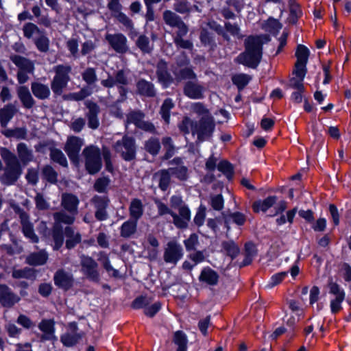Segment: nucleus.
Masks as SVG:
<instances>
[{
  "mask_svg": "<svg viewBox=\"0 0 351 351\" xmlns=\"http://www.w3.org/2000/svg\"><path fill=\"white\" fill-rule=\"evenodd\" d=\"M136 44L138 47L143 52L149 53L152 50V47L149 44V38L144 36L141 35L137 40L136 41Z\"/></svg>",
  "mask_w": 351,
  "mask_h": 351,
  "instance_id": "nucleus-54",
  "label": "nucleus"
},
{
  "mask_svg": "<svg viewBox=\"0 0 351 351\" xmlns=\"http://www.w3.org/2000/svg\"><path fill=\"white\" fill-rule=\"evenodd\" d=\"M204 88L199 84L188 82L184 88V93L185 95L193 99H198L203 97Z\"/></svg>",
  "mask_w": 351,
  "mask_h": 351,
  "instance_id": "nucleus-23",
  "label": "nucleus"
},
{
  "mask_svg": "<svg viewBox=\"0 0 351 351\" xmlns=\"http://www.w3.org/2000/svg\"><path fill=\"white\" fill-rule=\"evenodd\" d=\"M12 277L16 279H30L35 277V273L34 270L29 267H25L23 269H14L12 271Z\"/></svg>",
  "mask_w": 351,
  "mask_h": 351,
  "instance_id": "nucleus-40",
  "label": "nucleus"
},
{
  "mask_svg": "<svg viewBox=\"0 0 351 351\" xmlns=\"http://www.w3.org/2000/svg\"><path fill=\"white\" fill-rule=\"evenodd\" d=\"M16 152L19 158L6 148L1 150V156L5 163L4 173L0 178L3 184H13L20 177L22 173L20 162L26 165L34 160L32 150L24 143L17 145Z\"/></svg>",
  "mask_w": 351,
  "mask_h": 351,
  "instance_id": "nucleus-1",
  "label": "nucleus"
},
{
  "mask_svg": "<svg viewBox=\"0 0 351 351\" xmlns=\"http://www.w3.org/2000/svg\"><path fill=\"white\" fill-rule=\"evenodd\" d=\"M143 114L141 112H131L127 115V123H134L136 126L142 121Z\"/></svg>",
  "mask_w": 351,
  "mask_h": 351,
  "instance_id": "nucleus-60",
  "label": "nucleus"
},
{
  "mask_svg": "<svg viewBox=\"0 0 351 351\" xmlns=\"http://www.w3.org/2000/svg\"><path fill=\"white\" fill-rule=\"evenodd\" d=\"M156 73L158 81L162 84L164 86L167 87L173 82V79L167 71V65L165 61L160 60L158 63Z\"/></svg>",
  "mask_w": 351,
  "mask_h": 351,
  "instance_id": "nucleus-22",
  "label": "nucleus"
},
{
  "mask_svg": "<svg viewBox=\"0 0 351 351\" xmlns=\"http://www.w3.org/2000/svg\"><path fill=\"white\" fill-rule=\"evenodd\" d=\"M178 127L184 134L191 132L193 136L196 135L197 141L200 143L208 141L213 136L215 122L212 116L202 117L199 121H193L189 117H184Z\"/></svg>",
  "mask_w": 351,
  "mask_h": 351,
  "instance_id": "nucleus-3",
  "label": "nucleus"
},
{
  "mask_svg": "<svg viewBox=\"0 0 351 351\" xmlns=\"http://www.w3.org/2000/svg\"><path fill=\"white\" fill-rule=\"evenodd\" d=\"M80 338L81 335L80 334L75 331H73L62 335L60 337V341L64 346L71 347L77 343Z\"/></svg>",
  "mask_w": 351,
  "mask_h": 351,
  "instance_id": "nucleus-33",
  "label": "nucleus"
},
{
  "mask_svg": "<svg viewBox=\"0 0 351 351\" xmlns=\"http://www.w3.org/2000/svg\"><path fill=\"white\" fill-rule=\"evenodd\" d=\"M191 110L192 112L201 116V117L204 116H211L208 110L199 102L193 103L191 106Z\"/></svg>",
  "mask_w": 351,
  "mask_h": 351,
  "instance_id": "nucleus-52",
  "label": "nucleus"
},
{
  "mask_svg": "<svg viewBox=\"0 0 351 351\" xmlns=\"http://www.w3.org/2000/svg\"><path fill=\"white\" fill-rule=\"evenodd\" d=\"M163 19L167 25L176 27L183 22L181 18L176 13L170 10H166L163 13Z\"/></svg>",
  "mask_w": 351,
  "mask_h": 351,
  "instance_id": "nucleus-36",
  "label": "nucleus"
},
{
  "mask_svg": "<svg viewBox=\"0 0 351 351\" xmlns=\"http://www.w3.org/2000/svg\"><path fill=\"white\" fill-rule=\"evenodd\" d=\"M35 148L37 152L41 153H45L47 149L49 150L50 157L53 161L60 164L62 167L67 166V160L64 154L60 149L56 148L53 141H47L40 143L36 145Z\"/></svg>",
  "mask_w": 351,
  "mask_h": 351,
  "instance_id": "nucleus-8",
  "label": "nucleus"
},
{
  "mask_svg": "<svg viewBox=\"0 0 351 351\" xmlns=\"http://www.w3.org/2000/svg\"><path fill=\"white\" fill-rule=\"evenodd\" d=\"M20 300L6 285H0V302L5 307H11Z\"/></svg>",
  "mask_w": 351,
  "mask_h": 351,
  "instance_id": "nucleus-16",
  "label": "nucleus"
},
{
  "mask_svg": "<svg viewBox=\"0 0 351 351\" xmlns=\"http://www.w3.org/2000/svg\"><path fill=\"white\" fill-rule=\"evenodd\" d=\"M34 43L40 52H47L49 50V40L43 32L37 38H34Z\"/></svg>",
  "mask_w": 351,
  "mask_h": 351,
  "instance_id": "nucleus-42",
  "label": "nucleus"
},
{
  "mask_svg": "<svg viewBox=\"0 0 351 351\" xmlns=\"http://www.w3.org/2000/svg\"><path fill=\"white\" fill-rule=\"evenodd\" d=\"M80 258L82 272L88 279L98 282L99 280V274L97 263L90 256L84 254H82Z\"/></svg>",
  "mask_w": 351,
  "mask_h": 351,
  "instance_id": "nucleus-9",
  "label": "nucleus"
},
{
  "mask_svg": "<svg viewBox=\"0 0 351 351\" xmlns=\"http://www.w3.org/2000/svg\"><path fill=\"white\" fill-rule=\"evenodd\" d=\"M82 154L88 172L90 174H95L99 171L102 167V152L99 148L95 145L88 146L83 150Z\"/></svg>",
  "mask_w": 351,
  "mask_h": 351,
  "instance_id": "nucleus-4",
  "label": "nucleus"
},
{
  "mask_svg": "<svg viewBox=\"0 0 351 351\" xmlns=\"http://www.w3.org/2000/svg\"><path fill=\"white\" fill-rule=\"evenodd\" d=\"M173 342L178 346V348L187 349V338L182 331H176L173 336Z\"/></svg>",
  "mask_w": 351,
  "mask_h": 351,
  "instance_id": "nucleus-51",
  "label": "nucleus"
},
{
  "mask_svg": "<svg viewBox=\"0 0 351 351\" xmlns=\"http://www.w3.org/2000/svg\"><path fill=\"white\" fill-rule=\"evenodd\" d=\"M210 204L213 209L220 210L223 208V198L221 195L210 197Z\"/></svg>",
  "mask_w": 351,
  "mask_h": 351,
  "instance_id": "nucleus-63",
  "label": "nucleus"
},
{
  "mask_svg": "<svg viewBox=\"0 0 351 351\" xmlns=\"http://www.w3.org/2000/svg\"><path fill=\"white\" fill-rule=\"evenodd\" d=\"M10 60L19 68V71L34 72V64L29 59L19 55H12Z\"/></svg>",
  "mask_w": 351,
  "mask_h": 351,
  "instance_id": "nucleus-21",
  "label": "nucleus"
},
{
  "mask_svg": "<svg viewBox=\"0 0 351 351\" xmlns=\"http://www.w3.org/2000/svg\"><path fill=\"white\" fill-rule=\"evenodd\" d=\"M43 174L45 178L51 183L57 181V173L51 166H45L43 169Z\"/></svg>",
  "mask_w": 351,
  "mask_h": 351,
  "instance_id": "nucleus-58",
  "label": "nucleus"
},
{
  "mask_svg": "<svg viewBox=\"0 0 351 351\" xmlns=\"http://www.w3.org/2000/svg\"><path fill=\"white\" fill-rule=\"evenodd\" d=\"M86 106L88 109V112L86 114L88 125L90 128L95 130L99 125V121L97 117L99 108L96 104L90 101L86 103Z\"/></svg>",
  "mask_w": 351,
  "mask_h": 351,
  "instance_id": "nucleus-18",
  "label": "nucleus"
},
{
  "mask_svg": "<svg viewBox=\"0 0 351 351\" xmlns=\"http://www.w3.org/2000/svg\"><path fill=\"white\" fill-rule=\"evenodd\" d=\"M53 280L56 286L64 290H68L73 284V275L62 269L55 273Z\"/></svg>",
  "mask_w": 351,
  "mask_h": 351,
  "instance_id": "nucleus-15",
  "label": "nucleus"
},
{
  "mask_svg": "<svg viewBox=\"0 0 351 351\" xmlns=\"http://www.w3.org/2000/svg\"><path fill=\"white\" fill-rule=\"evenodd\" d=\"M145 149L152 155H156L160 148V144L158 138H152L145 143Z\"/></svg>",
  "mask_w": 351,
  "mask_h": 351,
  "instance_id": "nucleus-49",
  "label": "nucleus"
},
{
  "mask_svg": "<svg viewBox=\"0 0 351 351\" xmlns=\"http://www.w3.org/2000/svg\"><path fill=\"white\" fill-rule=\"evenodd\" d=\"M191 218V212L185 206L179 208V215L173 214V223L179 228H184L187 226Z\"/></svg>",
  "mask_w": 351,
  "mask_h": 351,
  "instance_id": "nucleus-20",
  "label": "nucleus"
},
{
  "mask_svg": "<svg viewBox=\"0 0 351 351\" xmlns=\"http://www.w3.org/2000/svg\"><path fill=\"white\" fill-rule=\"evenodd\" d=\"M31 89L34 95L39 99H47L51 93L47 85L40 82L32 83Z\"/></svg>",
  "mask_w": 351,
  "mask_h": 351,
  "instance_id": "nucleus-28",
  "label": "nucleus"
},
{
  "mask_svg": "<svg viewBox=\"0 0 351 351\" xmlns=\"http://www.w3.org/2000/svg\"><path fill=\"white\" fill-rule=\"evenodd\" d=\"M199 279L208 285H215L218 282L219 276L215 271L207 267L202 270Z\"/></svg>",
  "mask_w": 351,
  "mask_h": 351,
  "instance_id": "nucleus-27",
  "label": "nucleus"
},
{
  "mask_svg": "<svg viewBox=\"0 0 351 351\" xmlns=\"http://www.w3.org/2000/svg\"><path fill=\"white\" fill-rule=\"evenodd\" d=\"M183 249L176 241L167 243L164 252V261L167 263L176 265L183 256Z\"/></svg>",
  "mask_w": 351,
  "mask_h": 351,
  "instance_id": "nucleus-12",
  "label": "nucleus"
},
{
  "mask_svg": "<svg viewBox=\"0 0 351 351\" xmlns=\"http://www.w3.org/2000/svg\"><path fill=\"white\" fill-rule=\"evenodd\" d=\"M109 183L110 179L106 177H103L96 180L94 186L97 191L103 193L106 191Z\"/></svg>",
  "mask_w": 351,
  "mask_h": 351,
  "instance_id": "nucleus-62",
  "label": "nucleus"
},
{
  "mask_svg": "<svg viewBox=\"0 0 351 351\" xmlns=\"http://www.w3.org/2000/svg\"><path fill=\"white\" fill-rule=\"evenodd\" d=\"M48 259V254L45 250L29 254L27 258V264L34 266L43 265Z\"/></svg>",
  "mask_w": 351,
  "mask_h": 351,
  "instance_id": "nucleus-30",
  "label": "nucleus"
},
{
  "mask_svg": "<svg viewBox=\"0 0 351 351\" xmlns=\"http://www.w3.org/2000/svg\"><path fill=\"white\" fill-rule=\"evenodd\" d=\"M276 199V196H269L265 199L256 201L252 206L253 210L256 213L266 212L275 204Z\"/></svg>",
  "mask_w": 351,
  "mask_h": 351,
  "instance_id": "nucleus-29",
  "label": "nucleus"
},
{
  "mask_svg": "<svg viewBox=\"0 0 351 351\" xmlns=\"http://www.w3.org/2000/svg\"><path fill=\"white\" fill-rule=\"evenodd\" d=\"M269 40L267 35L247 37L244 41L245 51L237 57V62L249 68H256L262 58L263 45Z\"/></svg>",
  "mask_w": 351,
  "mask_h": 351,
  "instance_id": "nucleus-2",
  "label": "nucleus"
},
{
  "mask_svg": "<svg viewBox=\"0 0 351 351\" xmlns=\"http://www.w3.org/2000/svg\"><path fill=\"white\" fill-rule=\"evenodd\" d=\"M16 92L18 97L25 108L29 109L34 106L35 101L28 87L20 86L17 88Z\"/></svg>",
  "mask_w": 351,
  "mask_h": 351,
  "instance_id": "nucleus-24",
  "label": "nucleus"
},
{
  "mask_svg": "<svg viewBox=\"0 0 351 351\" xmlns=\"http://www.w3.org/2000/svg\"><path fill=\"white\" fill-rule=\"evenodd\" d=\"M281 27L282 26L279 21L271 18L269 19L263 25V29L272 34H278Z\"/></svg>",
  "mask_w": 351,
  "mask_h": 351,
  "instance_id": "nucleus-38",
  "label": "nucleus"
},
{
  "mask_svg": "<svg viewBox=\"0 0 351 351\" xmlns=\"http://www.w3.org/2000/svg\"><path fill=\"white\" fill-rule=\"evenodd\" d=\"M172 176H175L180 180H186L188 178V169L184 166L169 168Z\"/></svg>",
  "mask_w": 351,
  "mask_h": 351,
  "instance_id": "nucleus-48",
  "label": "nucleus"
},
{
  "mask_svg": "<svg viewBox=\"0 0 351 351\" xmlns=\"http://www.w3.org/2000/svg\"><path fill=\"white\" fill-rule=\"evenodd\" d=\"M180 60H178L176 66H173L172 71L178 81L183 80H192L196 77V75L193 70L186 66L189 60L185 56H182Z\"/></svg>",
  "mask_w": 351,
  "mask_h": 351,
  "instance_id": "nucleus-10",
  "label": "nucleus"
},
{
  "mask_svg": "<svg viewBox=\"0 0 351 351\" xmlns=\"http://www.w3.org/2000/svg\"><path fill=\"white\" fill-rule=\"evenodd\" d=\"M12 207L19 215L22 231L25 237L29 239L32 243H38V237L34 233L33 224L29 221L28 215L17 205L13 204Z\"/></svg>",
  "mask_w": 351,
  "mask_h": 351,
  "instance_id": "nucleus-11",
  "label": "nucleus"
},
{
  "mask_svg": "<svg viewBox=\"0 0 351 351\" xmlns=\"http://www.w3.org/2000/svg\"><path fill=\"white\" fill-rule=\"evenodd\" d=\"M82 78L88 84H93L97 80L95 70L93 68L86 69L82 73Z\"/></svg>",
  "mask_w": 351,
  "mask_h": 351,
  "instance_id": "nucleus-56",
  "label": "nucleus"
},
{
  "mask_svg": "<svg viewBox=\"0 0 351 351\" xmlns=\"http://www.w3.org/2000/svg\"><path fill=\"white\" fill-rule=\"evenodd\" d=\"M185 247L187 251L193 250L198 244V237L196 234H192L189 239L184 241Z\"/></svg>",
  "mask_w": 351,
  "mask_h": 351,
  "instance_id": "nucleus-64",
  "label": "nucleus"
},
{
  "mask_svg": "<svg viewBox=\"0 0 351 351\" xmlns=\"http://www.w3.org/2000/svg\"><path fill=\"white\" fill-rule=\"evenodd\" d=\"M137 221L130 219L125 221L121 226L120 234L121 237L128 238L133 234L136 230Z\"/></svg>",
  "mask_w": 351,
  "mask_h": 351,
  "instance_id": "nucleus-32",
  "label": "nucleus"
},
{
  "mask_svg": "<svg viewBox=\"0 0 351 351\" xmlns=\"http://www.w3.org/2000/svg\"><path fill=\"white\" fill-rule=\"evenodd\" d=\"M38 328L43 332L41 339L43 341L56 339L54 335V322L51 319H43L38 324Z\"/></svg>",
  "mask_w": 351,
  "mask_h": 351,
  "instance_id": "nucleus-19",
  "label": "nucleus"
},
{
  "mask_svg": "<svg viewBox=\"0 0 351 351\" xmlns=\"http://www.w3.org/2000/svg\"><path fill=\"white\" fill-rule=\"evenodd\" d=\"M24 36L27 38H37L43 31H41L37 25L32 23H27L23 27Z\"/></svg>",
  "mask_w": 351,
  "mask_h": 351,
  "instance_id": "nucleus-34",
  "label": "nucleus"
},
{
  "mask_svg": "<svg viewBox=\"0 0 351 351\" xmlns=\"http://www.w3.org/2000/svg\"><path fill=\"white\" fill-rule=\"evenodd\" d=\"M250 80V76L244 73L234 75L232 78L233 84H235L239 89H243L249 83Z\"/></svg>",
  "mask_w": 351,
  "mask_h": 351,
  "instance_id": "nucleus-46",
  "label": "nucleus"
},
{
  "mask_svg": "<svg viewBox=\"0 0 351 351\" xmlns=\"http://www.w3.org/2000/svg\"><path fill=\"white\" fill-rule=\"evenodd\" d=\"M92 93V90L89 87H84L79 92L71 93L66 95V99L73 101H81L89 96Z\"/></svg>",
  "mask_w": 351,
  "mask_h": 351,
  "instance_id": "nucleus-45",
  "label": "nucleus"
},
{
  "mask_svg": "<svg viewBox=\"0 0 351 351\" xmlns=\"http://www.w3.org/2000/svg\"><path fill=\"white\" fill-rule=\"evenodd\" d=\"M217 169L219 171L222 172L230 179L232 174V167L230 163L223 160L220 162L217 165Z\"/></svg>",
  "mask_w": 351,
  "mask_h": 351,
  "instance_id": "nucleus-61",
  "label": "nucleus"
},
{
  "mask_svg": "<svg viewBox=\"0 0 351 351\" xmlns=\"http://www.w3.org/2000/svg\"><path fill=\"white\" fill-rule=\"evenodd\" d=\"M71 68L66 65H58L54 68L56 75L51 82V87L56 95H61L70 80L69 73Z\"/></svg>",
  "mask_w": 351,
  "mask_h": 351,
  "instance_id": "nucleus-5",
  "label": "nucleus"
},
{
  "mask_svg": "<svg viewBox=\"0 0 351 351\" xmlns=\"http://www.w3.org/2000/svg\"><path fill=\"white\" fill-rule=\"evenodd\" d=\"M174 104L170 98L166 99L160 108V114L162 119L167 123H169L170 119V110L173 108Z\"/></svg>",
  "mask_w": 351,
  "mask_h": 351,
  "instance_id": "nucleus-41",
  "label": "nucleus"
},
{
  "mask_svg": "<svg viewBox=\"0 0 351 351\" xmlns=\"http://www.w3.org/2000/svg\"><path fill=\"white\" fill-rule=\"evenodd\" d=\"M130 215L132 219L138 221L143 215L144 206L141 199H133L129 207Z\"/></svg>",
  "mask_w": 351,
  "mask_h": 351,
  "instance_id": "nucleus-26",
  "label": "nucleus"
},
{
  "mask_svg": "<svg viewBox=\"0 0 351 351\" xmlns=\"http://www.w3.org/2000/svg\"><path fill=\"white\" fill-rule=\"evenodd\" d=\"M114 151L121 154L125 160L130 161L135 158L136 146L133 138L125 136L113 145Z\"/></svg>",
  "mask_w": 351,
  "mask_h": 351,
  "instance_id": "nucleus-7",
  "label": "nucleus"
},
{
  "mask_svg": "<svg viewBox=\"0 0 351 351\" xmlns=\"http://www.w3.org/2000/svg\"><path fill=\"white\" fill-rule=\"evenodd\" d=\"M162 143L166 149V153L165 154V158L169 159L171 158L174 154V145L172 141V139L170 137H164L162 140Z\"/></svg>",
  "mask_w": 351,
  "mask_h": 351,
  "instance_id": "nucleus-53",
  "label": "nucleus"
},
{
  "mask_svg": "<svg viewBox=\"0 0 351 351\" xmlns=\"http://www.w3.org/2000/svg\"><path fill=\"white\" fill-rule=\"evenodd\" d=\"M79 203L77 197L73 194L64 193L62 195L61 204L71 214L77 215Z\"/></svg>",
  "mask_w": 351,
  "mask_h": 351,
  "instance_id": "nucleus-17",
  "label": "nucleus"
},
{
  "mask_svg": "<svg viewBox=\"0 0 351 351\" xmlns=\"http://www.w3.org/2000/svg\"><path fill=\"white\" fill-rule=\"evenodd\" d=\"M329 293L334 296V298L345 299L346 293L344 289L337 282L330 281L328 283Z\"/></svg>",
  "mask_w": 351,
  "mask_h": 351,
  "instance_id": "nucleus-43",
  "label": "nucleus"
},
{
  "mask_svg": "<svg viewBox=\"0 0 351 351\" xmlns=\"http://www.w3.org/2000/svg\"><path fill=\"white\" fill-rule=\"evenodd\" d=\"M223 250L232 258L236 257L239 253V248L232 241L222 243Z\"/></svg>",
  "mask_w": 351,
  "mask_h": 351,
  "instance_id": "nucleus-44",
  "label": "nucleus"
},
{
  "mask_svg": "<svg viewBox=\"0 0 351 351\" xmlns=\"http://www.w3.org/2000/svg\"><path fill=\"white\" fill-rule=\"evenodd\" d=\"M310 51L308 49L303 45H299L295 51V56L298 62L307 63Z\"/></svg>",
  "mask_w": 351,
  "mask_h": 351,
  "instance_id": "nucleus-47",
  "label": "nucleus"
},
{
  "mask_svg": "<svg viewBox=\"0 0 351 351\" xmlns=\"http://www.w3.org/2000/svg\"><path fill=\"white\" fill-rule=\"evenodd\" d=\"M101 84L107 88L117 86L121 97L118 101H123L125 99L128 89L124 86L129 84V79L123 70L117 71L114 77L109 76L108 79L103 80Z\"/></svg>",
  "mask_w": 351,
  "mask_h": 351,
  "instance_id": "nucleus-6",
  "label": "nucleus"
},
{
  "mask_svg": "<svg viewBox=\"0 0 351 351\" xmlns=\"http://www.w3.org/2000/svg\"><path fill=\"white\" fill-rule=\"evenodd\" d=\"M106 40L111 47L119 53H124L128 49L127 38L122 34H107L106 35Z\"/></svg>",
  "mask_w": 351,
  "mask_h": 351,
  "instance_id": "nucleus-13",
  "label": "nucleus"
},
{
  "mask_svg": "<svg viewBox=\"0 0 351 351\" xmlns=\"http://www.w3.org/2000/svg\"><path fill=\"white\" fill-rule=\"evenodd\" d=\"M16 112V108L12 104H9L0 109V123L5 127Z\"/></svg>",
  "mask_w": 351,
  "mask_h": 351,
  "instance_id": "nucleus-25",
  "label": "nucleus"
},
{
  "mask_svg": "<svg viewBox=\"0 0 351 351\" xmlns=\"http://www.w3.org/2000/svg\"><path fill=\"white\" fill-rule=\"evenodd\" d=\"M84 145V141L76 136L68 138L65 145L64 150L70 160L77 161L80 151Z\"/></svg>",
  "mask_w": 351,
  "mask_h": 351,
  "instance_id": "nucleus-14",
  "label": "nucleus"
},
{
  "mask_svg": "<svg viewBox=\"0 0 351 351\" xmlns=\"http://www.w3.org/2000/svg\"><path fill=\"white\" fill-rule=\"evenodd\" d=\"M173 9L180 14H186L193 12V8L190 3L186 1H176L174 3Z\"/></svg>",
  "mask_w": 351,
  "mask_h": 351,
  "instance_id": "nucleus-50",
  "label": "nucleus"
},
{
  "mask_svg": "<svg viewBox=\"0 0 351 351\" xmlns=\"http://www.w3.org/2000/svg\"><path fill=\"white\" fill-rule=\"evenodd\" d=\"M230 220H232L234 223L239 226L244 224L245 221V217L243 214L235 212L229 215L226 219V223L228 224Z\"/></svg>",
  "mask_w": 351,
  "mask_h": 351,
  "instance_id": "nucleus-59",
  "label": "nucleus"
},
{
  "mask_svg": "<svg viewBox=\"0 0 351 351\" xmlns=\"http://www.w3.org/2000/svg\"><path fill=\"white\" fill-rule=\"evenodd\" d=\"M288 276L287 271H282L277 274H274L271 278L267 287L269 288H272L278 285H279L287 276Z\"/></svg>",
  "mask_w": 351,
  "mask_h": 351,
  "instance_id": "nucleus-55",
  "label": "nucleus"
},
{
  "mask_svg": "<svg viewBox=\"0 0 351 351\" xmlns=\"http://www.w3.org/2000/svg\"><path fill=\"white\" fill-rule=\"evenodd\" d=\"M95 208L97 209H106L109 199L106 196L96 195L92 199Z\"/></svg>",
  "mask_w": 351,
  "mask_h": 351,
  "instance_id": "nucleus-57",
  "label": "nucleus"
},
{
  "mask_svg": "<svg viewBox=\"0 0 351 351\" xmlns=\"http://www.w3.org/2000/svg\"><path fill=\"white\" fill-rule=\"evenodd\" d=\"M139 94L147 97H152L155 95L154 85L145 80H140L136 84Z\"/></svg>",
  "mask_w": 351,
  "mask_h": 351,
  "instance_id": "nucleus-31",
  "label": "nucleus"
},
{
  "mask_svg": "<svg viewBox=\"0 0 351 351\" xmlns=\"http://www.w3.org/2000/svg\"><path fill=\"white\" fill-rule=\"evenodd\" d=\"M3 134L8 138H15L16 139H25L27 138V130L25 128L8 129L4 130Z\"/></svg>",
  "mask_w": 351,
  "mask_h": 351,
  "instance_id": "nucleus-35",
  "label": "nucleus"
},
{
  "mask_svg": "<svg viewBox=\"0 0 351 351\" xmlns=\"http://www.w3.org/2000/svg\"><path fill=\"white\" fill-rule=\"evenodd\" d=\"M159 176V187L162 191H166L169 187L171 173L169 169L161 170L158 173Z\"/></svg>",
  "mask_w": 351,
  "mask_h": 351,
  "instance_id": "nucleus-39",
  "label": "nucleus"
},
{
  "mask_svg": "<svg viewBox=\"0 0 351 351\" xmlns=\"http://www.w3.org/2000/svg\"><path fill=\"white\" fill-rule=\"evenodd\" d=\"M76 215L66 214L64 211L57 212L53 214V218L57 223L72 224L75 221Z\"/></svg>",
  "mask_w": 351,
  "mask_h": 351,
  "instance_id": "nucleus-37",
  "label": "nucleus"
}]
</instances>
